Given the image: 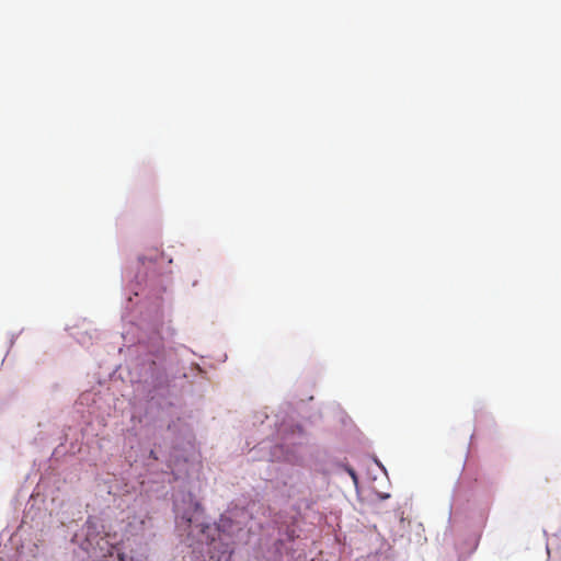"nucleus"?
<instances>
[{
  "label": "nucleus",
  "instance_id": "obj_1",
  "mask_svg": "<svg viewBox=\"0 0 561 561\" xmlns=\"http://www.w3.org/2000/svg\"><path fill=\"white\" fill-rule=\"evenodd\" d=\"M220 531V525L217 527L210 526V525H204L202 527V533L207 538V543L213 545L211 549L209 550L210 560L214 561H231L232 557V549L230 547V543L227 542H218L216 543V536Z\"/></svg>",
  "mask_w": 561,
  "mask_h": 561
},
{
  "label": "nucleus",
  "instance_id": "obj_2",
  "mask_svg": "<svg viewBox=\"0 0 561 561\" xmlns=\"http://www.w3.org/2000/svg\"><path fill=\"white\" fill-rule=\"evenodd\" d=\"M387 497H389V494H385L381 496V499H387Z\"/></svg>",
  "mask_w": 561,
  "mask_h": 561
}]
</instances>
